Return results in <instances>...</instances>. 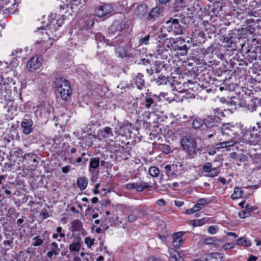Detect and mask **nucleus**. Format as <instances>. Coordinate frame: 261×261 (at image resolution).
Here are the masks:
<instances>
[{
	"mask_svg": "<svg viewBox=\"0 0 261 261\" xmlns=\"http://www.w3.org/2000/svg\"><path fill=\"white\" fill-rule=\"evenodd\" d=\"M137 186V182H130L128 183L125 186V188L127 190H132L134 189H136V187Z\"/></svg>",
	"mask_w": 261,
	"mask_h": 261,
	"instance_id": "bf43d9fd",
	"label": "nucleus"
},
{
	"mask_svg": "<svg viewBox=\"0 0 261 261\" xmlns=\"http://www.w3.org/2000/svg\"><path fill=\"white\" fill-rule=\"evenodd\" d=\"M161 148L162 151L165 154H168L171 151L169 146L166 144H162Z\"/></svg>",
	"mask_w": 261,
	"mask_h": 261,
	"instance_id": "052dcab7",
	"label": "nucleus"
},
{
	"mask_svg": "<svg viewBox=\"0 0 261 261\" xmlns=\"http://www.w3.org/2000/svg\"><path fill=\"white\" fill-rule=\"evenodd\" d=\"M213 169L212 164L211 163L207 162L203 166L202 170L204 172L208 173Z\"/></svg>",
	"mask_w": 261,
	"mask_h": 261,
	"instance_id": "603ef678",
	"label": "nucleus"
},
{
	"mask_svg": "<svg viewBox=\"0 0 261 261\" xmlns=\"http://www.w3.org/2000/svg\"><path fill=\"white\" fill-rule=\"evenodd\" d=\"M3 87L4 90L11 91L12 87L15 84V81L12 74H8L5 77H3Z\"/></svg>",
	"mask_w": 261,
	"mask_h": 261,
	"instance_id": "2eb2a0df",
	"label": "nucleus"
},
{
	"mask_svg": "<svg viewBox=\"0 0 261 261\" xmlns=\"http://www.w3.org/2000/svg\"><path fill=\"white\" fill-rule=\"evenodd\" d=\"M150 38V35H148L145 36L143 38H141L139 39V45H142L143 44H147L148 43V41Z\"/></svg>",
	"mask_w": 261,
	"mask_h": 261,
	"instance_id": "13d9d810",
	"label": "nucleus"
},
{
	"mask_svg": "<svg viewBox=\"0 0 261 261\" xmlns=\"http://www.w3.org/2000/svg\"><path fill=\"white\" fill-rule=\"evenodd\" d=\"M212 200L210 198H200L197 200V203L195 204L194 208H196V211H199L201 210L205 205L209 204L211 202Z\"/></svg>",
	"mask_w": 261,
	"mask_h": 261,
	"instance_id": "6ab92c4d",
	"label": "nucleus"
},
{
	"mask_svg": "<svg viewBox=\"0 0 261 261\" xmlns=\"http://www.w3.org/2000/svg\"><path fill=\"white\" fill-rule=\"evenodd\" d=\"M165 172L167 175L171 178H173L176 177V173L172 171V167L170 165H168L165 167Z\"/></svg>",
	"mask_w": 261,
	"mask_h": 261,
	"instance_id": "e433bc0d",
	"label": "nucleus"
},
{
	"mask_svg": "<svg viewBox=\"0 0 261 261\" xmlns=\"http://www.w3.org/2000/svg\"><path fill=\"white\" fill-rule=\"evenodd\" d=\"M182 243V241L173 240L172 245L174 247L176 248H178L181 246Z\"/></svg>",
	"mask_w": 261,
	"mask_h": 261,
	"instance_id": "e2e57ef3",
	"label": "nucleus"
},
{
	"mask_svg": "<svg viewBox=\"0 0 261 261\" xmlns=\"http://www.w3.org/2000/svg\"><path fill=\"white\" fill-rule=\"evenodd\" d=\"M244 191L241 190V188L236 187L234 188L233 193L231 195V198L233 200L237 199L243 196Z\"/></svg>",
	"mask_w": 261,
	"mask_h": 261,
	"instance_id": "cd10ccee",
	"label": "nucleus"
},
{
	"mask_svg": "<svg viewBox=\"0 0 261 261\" xmlns=\"http://www.w3.org/2000/svg\"><path fill=\"white\" fill-rule=\"evenodd\" d=\"M95 239H92L90 237H86L85 240V243L87 245V247L90 248L94 244Z\"/></svg>",
	"mask_w": 261,
	"mask_h": 261,
	"instance_id": "6e6d98bb",
	"label": "nucleus"
},
{
	"mask_svg": "<svg viewBox=\"0 0 261 261\" xmlns=\"http://www.w3.org/2000/svg\"><path fill=\"white\" fill-rule=\"evenodd\" d=\"M166 66V64L162 62L156 61L155 64V70L156 73H160L162 69Z\"/></svg>",
	"mask_w": 261,
	"mask_h": 261,
	"instance_id": "a19ab883",
	"label": "nucleus"
},
{
	"mask_svg": "<svg viewBox=\"0 0 261 261\" xmlns=\"http://www.w3.org/2000/svg\"><path fill=\"white\" fill-rule=\"evenodd\" d=\"M237 109L241 107H245L246 106V103L245 100H243L242 99H240L239 98V101L238 102V103H237Z\"/></svg>",
	"mask_w": 261,
	"mask_h": 261,
	"instance_id": "0e129e2a",
	"label": "nucleus"
},
{
	"mask_svg": "<svg viewBox=\"0 0 261 261\" xmlns=\"http://www.w3.org/2000/svg\"><path fill=\"white\" fill-rule=\"evenodd\" d=\"M220 241V240H218L216 239L215 238H207L205 239L204 240L205 243L208 245H216Z\"/></svg>",
	"mask_w": 261,
	"mask_h": 261,
	"instance_id": "a18cd8bd",
	"label": "nucleus"
},
{
	"mask_svg": "<svg viewBox=\"0 0 261 261\" xmlns=\"http://www.w3.org/2000/svg\"><path fill=\"white\" fill-rule=\"evenodd\" d=\"M245 208V210L239 213V216L241 219H245V218L249 217L251 212L257 209L256 206H253L249 204H247Z\"/></svg>",
	"mask_w": 261,
	"mask_h": 261,
	"instance_id": "f3484780",
	"label": "nucleus"
},
{
	"mask_svg": "<svg viewBox=\"0 0 261 261\" xmlns=\"http://www.w3.org/2000/svg\"><path fill=\"white\" fill-rule=\"evenodd\" d=\"M143 75L140 73H138L137 76L136 82L138 84V88H140L141 86H144V81L142 79Z\"/></svg>",
	"mask_w": 261,
	"mask_h": 261,
	"instance_id": "c03bdc74",
	"label": "nucleus"
},
{
	"mask_svg": "<svg viewBox=\"0 0 261 261\" xmlns=\"http://www.w3.org/2000/svg\"><path fill=\"white\" fill-rule=\"evenodd\" d=\"M76 184L81 190H85L88 185V179L86 177H79L76 181Z\"/></svg>",
	"mask_w": 261,
	"mask_h": 261,
	"instance_id": "393cba45",
	"label": "nucleus"
},
{
	"mask_svg": "<svg viewBox=\"0 0 261 261\" xmlns=\"http://www.w3.org/2000/svg\"><path fill=\"white\" fill-rule=\"evenodd\" d=\"M60 249L59 248L57 243L53 242L51 244V250L47 253V256L49 258H51L53 255H58L60 253Z\"/></svg>",
	"mask_w": 261,
	"mask_h": 261,
	"instance_id": "412c9836",
	"label": "nucleus"
},
{
	"mask_svg": "<svg viewBox=\"0 0 261 261\" xmlns=\"http://www.w3.org/2000/svg\"><path fill=\"white\" fill-rule=\"evenodd\" d=\"M163 10L162 7L156 6L152 8L149 14L148 17L149 19L153 18L159 17L161 13V11Z\"/></svg>",
	"mask_w": 261,
	"mask_h": 261,
	"instance_id": "aec40b11",
	"label": "nucleus"
},
{
	"mask_svg": "<svg viewBox=\"0 0 261 261\" xmlns=\"http://www.w3.org/2000/svg\"><path fill=\"white\" fill-rule=\"evenodd\" d=\"M258 106H261V98H255L249 101L247 107L249 111L253 112L256 110Z\"/></svg>",
	"mask_w": 261,
	"mask_h": 261,
	"instance_id": "a211bd4d",
	"label": "nucleus"
},
{
	"mask_svg": "<svg viewBox=\"0 0 261 261\" xmlns=\"http://www.w3.org/2000/svg\"><path fill=\"white\" fill-rule=\"evenodd\" d=\"M150 187V186L147 182H142L140 184L137 183V186L136 187V191L138 192H141L144 189Z\"/></svg>",
	"mask_w": 261,
	"mask_h": 261,
	"instance_id": "58836bf2",
	"label": "nucleus"
},
{
	"mask_svg": "<svg viewBox=\"0 0 261 261\" xmlns=\"http://www.w3.org/2000/svg\"><path fill=\"white\" fill-rule=\"evenodd\" d=\"M149 173L152 177H157L160 174L159 169L155 166L150 167Z\"/></svg>",
	"mask_w": 261,
	"mask_h": 261,
	"instance_id": "ea45409f",
	"label": "nucleus"
},
{
	"mask_svg": "<svg viewBox=\"0 0 261 261\" xmlns=\"http://www.w3.org/2000/svg\"><path fill=\"white\" fill-rule=\"evenodd\" d=\"M185 7L184 0H176L173 7V11L175 12H179L184 10Z\"/></svg>",
	"mask_w": 261,
	"mask_h": 261,
	"instance_id": "bb28decb",
	"label": "nucleus"
},
{
	"mask_svg": "<svg viewBox=\"0 0 261 261\" xmlns=\"http://www.w3.org/2000/svg\"><path fill=\"white\" fill-rule=\"evenodd\" d=\"M95 39L97 40L99 39L100 41H103L108 44H111L112 41L110 39H106L105 37L102 35V34H96L95 36Z\"/></svg>",
	"mask_w": 261,
	"mask_h": 261,
	"instance_id": "49530a36",
	"label": "nucleus"
},
{
	"mask_svg": "<svg viewBox=\"0 0 261 261\" xmlns=\"http://www.w3.org/2000/svg\"><path fill=\"white\" fill-rule=\"evenodd\" d=\"M208 256H211L212 258L211 261L214 259H217L218 258H219L221 259V261H222V259L224 258V257L222 254L220 253H209Z\"/></svg>",
	"mask_w": 261,
	"mask_h": 261,
	"instance_id": "de8ad7c7",
	"label": "nucleus"
},
{
	"mask_svg": "<svg viewBox=\"0 0 261 261\" xmlns=\"http://www.w3.org/2000/svg\"><path fill=\"white\" fill-rule=\"evenodd\" d=\"M218 38L222 43H225L226 45L232 47L231 45L234 44V45L237 43V40H239L241 39V37H239L238 38L233 37L232 36V34H224L222 35V34H217Z\"/></svg>",
	"mask_w": 261,
	"mask_h": 261,
	"instance_id": "9d476101",
	"label": "nucleus"
},
{
	"mask_svg": "<svg viewBox=\"0 0 261 261\" xmlns=\"http://www.w3.org/2000/svg\"><path fill=\"white\" fill-rule=\"evenodd\" d=\"M57 91L59 92L60 96L62 99L67 101L72 94V90L69 82L67 81L61 86L60 89H58Z\"/></svg>",
	"mask_w": 261,
	"mask_h": 261,
	"instance_id": "1a4fd4ad",
	"label": "nucleus"
},
{
	"mask_svg": "<svg viewBox=\"0 0 261 261\" xmlns=\"http://www.w3.org/2000/svg\"><path fill=\"white\" fill-rule=\"evenodd\" d=\"M182 149L189 155L197 154V143L191 136H185L180 141Z\"/></svg>",
	"mask_w": 261,
	"mask_h": 261,
	"instance_id": "20e7f679",
	"label": "nucleus"
},
{
	"mask_svg": "<svg viewBox=\"0 0 261 261\" xmlns=\"http://www.w3.org/2000/svg\"><path fill=\"white\" fill-rule=\"evenodd\" d=\"M203 124H204V119L202 120L199 118H195L192 123V126L194 129L200 128Z\"/></svg>",
	"mask_w": 261,
	"mask_h": 261,
	"instance_id": "c9c22d12",
	"label": "nucleus"
},
{
	"mask_svg": "<svg viewBox=\"0 0 261 261\" xmlns=\"http://www.w3.org/2000/svg\"><path fill=\"white\" fill-rule=\"evenodd\" d=\"M22 129V133L26 135H29L34 130L33 121L29 115H25L22 118L20 124Z\"/></svg>",
	"mask_w": 261,
	"mask_h": 261,
	"instance_id": "6e6552de",
	"label": "nucleus"
},
{
	"mask_svg": "<svg viewBox=\"0 0 261 261\" xmlns=\"http://www.w3.org/2000/svg\"><path fill=\"white\" fill-rule=\"evenodd\" d=\"M101 135L103 138L113 137V134L112 128L110 127H106L101 131Z\"/></svg>",
	"mask_w": 261,
	"mask_h": 261,
	"instance_id": "f704fd0d",
	"label": "nucleus"
},
{
	"mask_svg": "<svg viewBox=\"0 0 261 261\" xmlns=\"http://www.w3.org/2000/svg\"><path fill=\"white\" fill-rule=\"evenodd\" d=\"M71 228L72 231H79L81 230L83 224L80 220H75L72 222Z\"/></svg>",
	"mask_w": 261,
	"mask_h": 261,
	"instance_id": "c85d7f7f",
	"label": "nucleus"
},
{
	"mask_svg": "<svg viewBox=\"0 0 261 261\" xmlns=\"http://www.w3.org/2000/svg\"><path fill=\"white\" fill-rule=\"evenodd\" d=\"M110 33H115L116 32L129 33L131 32L132 28L130 27L128 22L115 20L109 28Z\"/></svg>",
	"mask_w": 261,
	"mask_h": 261,
	"instance_id": "0eeeda50",
	"label": "nucleus"
},
{
	"mask_svg": "<svg viewBox=\"0 0 261 261\" xmlns=\"http://www.w3.org/2000/svg\"><path fill=\"white\" fill-rule=\"evenodd\" d=\"M14 153L16 154V156H22L23 158V161H25L27 164L38 162L37 160L38 157L34 153H29L23 155L22 151L20 149L15 151Z\"/></svg>",
	"mask_w": 261,
	"mask_h": 261,
	"instance_id": "4468645a",
	"label": "nucleus"
},
{
	"mask_svg": "<svg viewBox=\"0 0 261 261\" xmlns=\"http://www.w3.org/2000/svg\"><path fill=\"white\" fill-rule=\"evenodd\" d=\"M169 50L164 46H159L156 50V56H160L163 59H167L168 58Z\"/></svg>",
	"mask_w": 261,
	"mask_h": 261,
	"instance_id": "b1692460",
	"label": "nucleus"
},
{
	"mask_svg": "<svg viewBox=\"0 0 261 261\" xmlns=\"http://www.w3.org/2000/svg\"><path fill=\"white\" fill-rule=\"evenodd\" d=\"M250 54L248 55V61L251 63L254 60H256L257 59V55L255 51V50L253 51H249Z\"/></svg>",
	"mask_w": 261,
	"mask_h": 261,
	"instance_id": "8fccbe9b",
	"label": "nucleus"
},
{
	"mask_svg": "<svg viewBox=\"0 0 261 261\" xmlns=\"http://www.w3.org/2000/svg\"><path fill=\"white\" fill-rule=\"evenodd\" d=\"M159 85H161L163 83H166L167 81L166 77L163 75H160L158 79L154 80Z\"/></svg>",
	"mask_w": 261,
	"mask_h": 261,
	"instance_id": "4d7b16f0",
	"label": "nucleus"
},
{
	"mask_svg": "<svg viewBox=\"0 0 261 261\" xmlns=\"http://www.w3.org/2000/svg\"><path fill=\"white\" fill-rule=\"evenodd\" d=\"M239 101V98L238 96H232L229 98L227 102L230 103L231 107L230 110H236L237 109V103Z\"/></svg>",
	"mask_w": 261,
	"mask_h": 261,
	"instance_id": "2f4dec72",
	"label": "nucleus"
},
{
	"mask_svg": "<svg viewBox=\"0 0 261 261\" xmlns=\"http://www.w3.org/2000/svg\"><path fill=\"white\" fill-rule=\"evenodd\" d=\"M100 164L99 159L98 157L92 158L89 162V170L91 171V169L96 170L99 168Z\"/></svg>",
	"mask_w": 261,
	"mask_h": 261,
	"instance_id": "a878e982",
	"label": "nucleus"
},
{
	"mask_svg": "<svg viewBox=\"0 0 261 261\" xmlns=\"http://www.w3.org/2000/svg\"><path fill=\"white\" fill-rule=\"evenodd\" d=\"M161 29V33H165L166 31L168 33H182L184 31V28L179 24L178 20L172 18L168 20Z\"/></svg>",
	"mask_w": 261,
	"mask_h": 261,
	"instance_id": "39448f33",
	"label": "nucleus"
},
{
	"mask_svg": "<svg viewBox=\"0 0 261 261\" xmlns=\"http://www.w3.org/2000/svg\"><path fill=\"white\" fill-rule=\"evenodd\" d=\"M182 236V232H175L172 234V238L174 240H177L183 242V240L181 239Z\"/></svg>",
	"mask_w": 261,
	"mask_h": 261,
	"instance_id": "864d4df0",
	"label": "nucleus"
},
{
	"mask_svg": "<svg viewBox=\"0 0 261 261\" xmlns=\"http://www.w3.org/2000/svg\"><path fill=\"white\" fill-rule=\"evenodd\" d=\"M66 19V16L62 15L61 17L57 20L54 18L53 14L49 16V22L47 23L46 25H43L38 28L37 31L44 30L45 31H49L51 33L56 32L58 30V28L61 27L64 21Z\"/></svg>",
	"mask_w": 261,
	"mask_h": 261,
	"instance_id": "7ed1b4c3",
	"label": "nucleus"
},
{
	"mask_svg": "<svg viewBox=\"0 0 261 261\" xmlns=\"http://www.w3.org/2000/svg\"><path fill=\"white\" fill-rule=\"evenodd\" d=\"M40 215L42 216V219L44 220L49 217V215L46 210L42 211L40 213Z\"/></svg>",
	"mask_w": 261,
	"mask_h": 261,
	"instance_id": "338daca9",
	"label": "nucleus"
},
{
	"mask_svg": "<svg viewBox=\"0 0 261 261\" xmlns=\"http://www.w3.org/2000/svg\"><path fill=\"white\" fill-rule=\"evenodd\" d=\"M169 252L170 254V261H178L180 259V256L176 250L171 249L169 250Z\"/></svg>",
	"mask_w": 261,
	"mask_h": 261,
	"instance_id": "72a5a7b5",
	"label": "nucleus"
},
{
	"mask_svg": "<svg viewBox=\"0 0 261 261\" xmlns=\"http://www.w3.org/2000/svg\"><path fill=\"white\" fill-rule=\"evenodd\" d=\"M166 34H162L161 35L159 36L156 39L159 43L163 45L162 46L173 49V46L172 45L174 44L175 39L172 38H166Z\"/></svg>",
	"mask_w": 261,
	"mask_h": 261,
	"instance_id": "ddd939ff",
	"label": "nucleus"
},
{
	"mask_svg": "<svg viewBox=\"0 0 261 261\" xmlns=\"http://www.w3.org/2000/svg\"><path fill=\"white\" fill-rule=\"evenodd\" d=\"M148 11V6L145 4L139 5L135 11V14L139 18H142L147 13Z\"/></svg>",
	"mask_w": 261,
	"mask_h": 261,
	"instance_id": "dca6fc26",
	"label": "nucleus"
},
{
	"mask_svg": "<svg viewBox=\"0 0 261 261\" xmlns=\"http://www.w3.org/2000/svg\"><path fill=\"white\" fill-rule=\"evenodd\" d=\"M117 52L119 54L118 56L121 58L133 57L132 54H128L123 47L119 46L117 49Z\"/></svg>",
	"mask_w": 261,
	"mask_h": 261,
	"instance_id": "473e14b6",
	"label": "nucleus"
},
{
	"mask_svg": "<svg viewBox=\"0 0 261 261\" xmlns=\"http://www.w3.org/2000/svg\"><path fill=\"white\" fill-rule=\"evenodd\" d=\"M225 49L223 46L218 44H213L208 47L206 50V54L205 55L206 58H211L212 60L208 61L210 63L219 62L220 60H222L225 56Z\"/></svg>",
	"mask_w": 261,
	"mask_h": 261,
	"instance_id": "f03ea898",
	"label": "nucleus"
},
{
	"mask_svg": "<svg viewBox=\"0 0 261 261\" xmlns=\"http://www.w3.org/2000/svg\"><path fill=\"white\" fill-rule=\"evenodd\" d=\"M208 256H211L212 258L211 261L214 259H217L218 258H219L221 259V261H222V259L224 258V257L222 254L220 253H209Z\"/></svg>",
	"mask_w": 261,
	"mask_h": 261,
	"instance_id": "09e8293b",
	"label": "nucleus"
},
{
	"mask_svg": "<svg viewBox=\"0 0 261 261\" xmlns=\"http://www.w3.org/2000/svg\"><path fill=\"white\" fill-rule=\"evenodd\" d=\"M16 154L11 155L9 158V160L10 161L9 163H6L5 168L10 171L12 169V167L15 165V159L13 161V158H16Z\"/></svg>",
	"mask_w": 261,
	"mask_h": 261,
	"instance_id": "4c0bfd02",
	"label": "nucleus"
},
{
	"mask_svg": "<svg viewBox=\"0 0 261 261\" xmlns=\"http://www.w3.org/2000/svg\"><path fill=\"white\" fill-rule=\"evenodd\" d=\"M66 80L64 77L61 76L60 75H57L55 76L54 84L55 85V87L57 90L60 89L61 88V86L67 82Z\"/></svg>",
	"mask_w": 261,
	"mask_h": 261,
	"instance_id": "5701e85b",
	"label": "nucleus"
},
{
	"mask_svg": "<svg viewBox=\"0 0 261 261\" xmlns=\"http://www.w3.org/2000/svg\"><path fill=\"white\" fill-rule=\"evenodd\" d=\"M236 245L248 247L251 245V243L249 240H247L245 238L241 237L237 240Z\"/></svg>",
	"mask_w": 261,
	"mask_h": 261,
	"instance_id": "7c9ffc66",
	"label": "nucleus"
},
{
	"mask_svg": "<svg viewBox=\"0 0 261 261\" xmlns=\"http://www.w3.org/2000/svg\"><path fill=\"white\" fill-rule=\"evenodd\" d=\"M204 34H192V37L191 39L194 44L197 45L204 43L205 37H204Z\"/></svg>",
	"mask_w": 261,
	"mask_h": 261,
	"instance_id": "4be33fe9",
	"label": "nucleus"
},
{
	"mask_svg": "<svg viewBox=\"0 0 261 261\" xmlns=\"http://www.w3.org/2000/svg\"><path fill=\"white\" fill-rule=\"evenodd\" d=\"M226 147H229L233 146L236 144V141L232 139H230L228 141H225Z\"/></svg>",
	"mask_w": 261,
	"mask_h": 261,
	"instance_id": "774afa93",
	"label": "nucleus"
},
{
	"mask_svg": "<svg viewBox=\"0 0 261 261\" xmlns=\"http://www.w3.org/2000/svg\"><path fill=\"white\" fill-rule=\"evenodd\" d=\"M33 240H35V241L33 243V245L36 247L40 246L44 242V240L40 239L39 236L34 237Z\"/></svg>",
	"mask_w": 261,
	"mask_h": 261,
	"instance_id": "5fc2aeb1",
	"label": "nucleus"
},
{
	"mask_svg": "<svg viewBox=\"0 0 261 261\" xmlns=\"http://www.w3.org/2000/svg\"><path fill=\"white\" fill-rule=\"evenodd\" d=\"M189 224L191 225H192L193 227H197L198 226H201L203 225L201 219L198 220H191L189 222Z\"/></svg>",
	"mask_w": 261,
	"mask_h": 261,
	"instance_id": "3c124183",
	"label": "nucleus"
},
{
	"mask_svg": "<svg viewBox=\"0 0 261 261\" xmlns=\"http://www.w3.org/2000/svg\"><path fill=\"white\" fill-rule=\"evenodd\" d=\"M218 231V228L215 226H210L208 228V232L211 234H215Z\"/></svg>",
	"mask_w": 261,
	"mask_h": 261,
	"instance_id": "680f3d73",
	"label": "nucleus"
},
{
	"mask_svg": "<svg viewBox=\"0 0 261 261\" xmlns=\"http://www.w3.org/2000/svg\"><path fill=\"white\" fill-rule=\"evenodd\" d=\"M81 246L80 239L78 238L76 241L73 242L69 245V249L71 252H79L80 251Z\"/></svg>",
	"mask_w": 261,
	"mask_h": 261,
	"instance_id": "c756f323",
	"label": "nucleus"
},
{
	"mask_svg": "<svg viewBox=\"0 0 261 261\" xmlns=\"http://www.w3.org/2000/svg\"><path fill=\"white\" fill-rule=\"evenodd\" d=\"M172 45L173 46V50H179L180 51V54L182 56L186 55L188 49L189 48L186 44L185 40L181 38H176L174 44Z\"/></svg>",
	"mask_w": 261,
	"mask_h": 261,
	"instance_id": "f8f14e48",
	"label": "nucleus"
},
{
	"mask_svg": "<svg viewBox=\"0 0 261 261\" xmlns=\"http://www.w3.org/2000/svg\"><path fill=\"white\" fill-rule=\"evenodd\" d=\"M113 10L112 5L107 4L100 6L95 10V15L98 18L99 20L103 21L110 16V13Z\"/></svg>",
	"mask_w": 261,
	"mask_h": 261,
	"instance_id": "423d86ee",
	"label": "nucleus"
},
{
	"mask_svg": "<svg viewBox=\"0 0 261 261\" xmlns=\"http://www.w3.org/2000/svg\"><path fill=\"white\" fill-rule=\"evenodd\" d=\"M220 173V169L218 168H213V169L208 172V174L206 175H205V176L206 177H213L215 176H217Z\"/></svg>",
	"mask_w": 261,
	"mask_h": 261,
	"instance_id": "37998d69",
	"label": "nucleus"
},
{
	"mask_svg": "<svg viewBox=\"0 0 261 261\" xmlns=\"http://www.w3.org/2000/svg\"><path fill=\"white\" fill-rule=\"evenodd\" d=\"M137 219V216L134 215V214H130L128 216V221L129 222H134Z\"/></svg>",
	"mask_w": 261,
	"mask_h": 261,
	"instance_id": "69168bd1",
	"label": "nucleus"
},
{
	"mask_svg": "<svg viewBox=\"0 0 261 261\" xmlns=\"http://www.w3.org/2000/svg\"><path fill=\"white\" fill-rule=\"evenodd\" d=\"M154 103V99L150 97H145L144 104L147 109L151 107V105Z\"/></svg>",
	"mask_w": 261,
	"mask_h": 261,
	"instance_id": "79ce46f5",
	"label": "nucleus"
},
{
	"mask_svg": "<svg viewBox=\"0 0 261 261\" xmlns=\"http://www.w3.org/2000/svg\"><path fill=\"white\" fill-rule=\"evenodd\" d=\"M221 122V119L220 116H217L216 115L210 116L204 119V124L207 127V128L211 129V132H214V134H209L207 135L208 138H211L214 136L221 134L224 135L225 134L223 128L220 126Z\"/></svg>",
	"mask_w": 261,
	"mask_h": 261,
	"instance_id": "f257e3e1",
	"label": "nucleus"
},
{
	"mask_svg": "<svg viewBox=\"0 0 261 261\" xmlns=\"http://www.w3.org/2000/svg\"><path fill=\"white\" fill-rule=\"evenodd\" d=\"M42 58L40 56H34L31 58L27 62V67L29 71L32 70L38 69L41 65Z\"/></svg>",
	"mask_w": 261,
	"mask_h": 261,
	"instance_id": "9b49d317",
	"label": "nucleus"
}]
</instances>
